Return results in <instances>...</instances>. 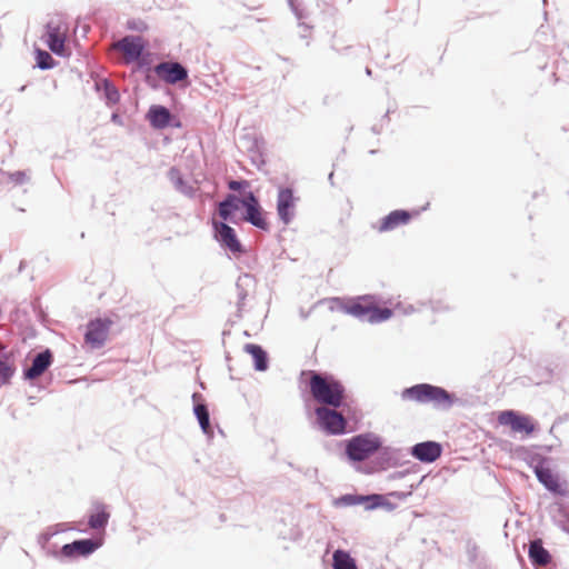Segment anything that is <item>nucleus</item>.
<instances>
[{
    "instance_id": "nucleus-1",
    "label": "nucleus",
    "mask_w": 569,
    "mask_h": 569,
    "mask_svg": "<svg viewBox=\"0 0 569 569\" xmlns=\"http://www.w3.org/2000/svg\"><path fill=\"white\" fill-rule=\"evenodd\" d=\"M343 311L363 322L379 323L391 318L392 310L377 307L372 296H362L350 300L343 306Z\"/></svg>"
},
{
    "instance_id": "nucleus-2",
    "label": "nucleus",
    "mask_w": 569,
    "mask_h": 569,
    "mask_svg": "<svg viewBox=\"0 0 569 569\" xmlns=\"http://www.w3.org/2000/svg\"><path fill=\"white\" fill-rule=\"evenodd\" d=\"M310 392L319 403L337 408L343 401L345 388L338 381L327 380L315 373L310 379Z\"/></svg>"
},
{
    "instance_id": "nucleus-3",
    "label": "nucleus",
    "mask_w": 569,
    "mask_h": 569,
    "mask_svg": "<svg viewBox=\"0 0 569 569\" xmlns=\"http://www.w3.org/2000/svg\"><path fill=\"white\" fill-rule=\"evenodd\" d=\"M381 447L380 438L373 433H361L346 443V455L351 461H363L373 456Z\"/></svg>"
},
{
    "instance_id": "nucleus-4",
    "label": "nucleus",
    "mask_w": 569,
    "mask_h": 569,
    "mask_svg": "<svg viewBox=\"0 0 569 569\" xmlns=\"http://www.w3.org/2000/svg\"><path fill=\"white\" fill-rule=\"evenodd\" d=\"M498 423L508 427L512 433L529 437L537 430V422L528 415L515 410H503L498 413Z\"/></svg>"
},
{
    "instance_id": "nucleus-5",
    "label": "nucleus",
    "mask_w": 569,
    "mask_h": 569,
    "mask_svg": "<svg viewBox=\"0 0 569 569\" xmlns=\"http://www.w3.org/2000/svg\"><path fill=\"white\" fill-rule=\"evenodd\" d=\"M402 398L417 402L446 403L450 402L449 393L440 388L427 383L416 385L402 391Z\"/></svg>"
},
{
    "instance_id": "nucleus-6",
    "label": "nucleus",
    "mask_w": 569,
    "mask_h": 569,
    "mask_svg": "<svg viewBox=\"0 0 569 569\" xmlns=\"http://www.w3.org/2000/svg\"><path fill=\"white\" fill-rule=\"evenodd\" d=\"M316 416L320 427L330 435H342L346 432L347 420L333 409L319 407L316 409Z\"/></svg>"
},
{
    "instance_id": "nucleus-7",
    "label": "nucleus",
    "mask_w": 569,
    "mask_h": 569,
    "mask_svg": "<svg viewBox=\"0 0 569 569\" xmlns=\"http://www.w3.org/2000/svg\"><path fill=\"white\" fill-rule=\"evenodd\" d=\"M299 198L291 188H279L277 197V213L283 224L292 222L296 216V206Z\"/></svg>"
},
{
    "instance_id": "nucleus-8",
    "label": "nucleus",
    "mask_w": 569,
    "mask_h": 569,
    "mask_svg": "<svg viewBox=\"0 0 569 569\" xmlns=\"http://www.w3.org/2000/svg\"><path fill=\"white\" fill-rule=\"evenodd\" d=\"M240 204L246 209L244 220L252 226L261 229L268 230L269 226L266 219L262 216V209L258 201V198L253 194V192H248L241 200Z\"/></svg>"
},
{
    "instance_id": "nucleus-9",
    "label": "nucleus",
    "mask_w": 569,
    "mask_h": 569,
    "mask_svg": "<svg viewBox=\"0 0 569 569\" xmlns=\"http://www.w3.org/2000/svg\"><path fill=\"white\" fill-rule=\"evenodd\" d=\"M111 321L109 319H96L88 323L84 341L91 348H100L104 343Z\"/></svg>"
},
{
    "instance_id": "nucleus-10",
    "label": "nucleus",
    "mask_w": 569,
    "mask_h": 569,
    "mask_svg": "<svg viewBox=\"0 0 569 569\" xmlns=\"http://www.w3.org/2000/svg\"><path fill=\"white\" fill-rule=\"evenodd\" d=\"M154 72L170 84L178 83L188 78V70L179 62H160L154 67Z\"/></svg>"
},
{
    "instance_id": "nucleus-11",
    "label": "nucleus",
    "mask_w": 569,
    "mask_h": 569,
    "mask_svg": "<svg viewBox=\"0 0 569 569\" xmlns=\"http://www.w3.org/2000/svg\"><path fill=\"white\" fill-rule=\"evenodd\" d=\"M217 240L232 253L242 252V246L237 238L236 231L226 222H213Z\"/></svg>"
},
{
    "instance_id": "nucleus-12",
    "label": "nucleus",
    "mask_w": 569,
    "mask_h": 569,
    "mask_svg": "<svg viewBox=\"0 0 569 569\" xmlns=\"http://www.w3.org/2000/svg\"><path fill=\"white\" fill-rule=\"evenodd\" d=\"M114 47L123 52L128 61H137L144 50L143 40L138 36H126Z\"/></svg>"
},
{
    "instance_id": "nucleus-13",
    "label": "nucleus",
    "mask_w": 569,
    "mask_h": 569,
    "mask_svg": "<svg viewBox=\"0 0 569 569\" xmlns=\"http://www.w3.org/2000/svg\"><path fill=\"white\" fill-rule=\"evenodd\" d=\"M441 446L435 441H426L417 443L412 447V456L422 462H432L441 455Z\"/></svg>"
},
{
    "instance_id": "nucleus-14",
    "label": "nucleus",
    "mask_w": 569,
    "mask_h": 569,
    "mask_svg": "<svg viewBox=\"0 0 569 569\" xmlns=\"http://www.w3.org/2000/svg\"><path fill=\"white\" fill-rule=\"evenodd\" d=\"M99 547L98 542L91 539L76 540L62 547L61 553L64 557L73 558L78 556H88Z\"/></svg>"
},
{
    "instance_id": "nucleus-15",
    "label": "nucleus",
    "mask_w": 569,
    "mask_h": 569,
    "mask_svg": "<svg viewBox=\"0 0 569 569\" xmlns=\"http://www.w3.org/2000/svg\"><path fill=\"white\" fill-rule=\"evenodd\" d=\"M147 119L152 128L161 130L171 124L172 114L168 108L153 104L147 112Z\"/></svg>"
},
{
    "instance_id": "nucleus-16",
    "label": "nucleus",
    "mask_w": 569,
    "mask_h": 569,
    "mask_svg": "<svg viewBox=\"0 0 569 569\" xmlns=\"http://www.w3.org/2000/svg\"><path fill=\"white\" fill-rule=\"evenodd\" d=\"M47 44L49 49L56 53L61 54L64 49V36L58 23L49 21L46 24Z\"/></svg>"
},
{
    "instance_id": "nucleus-17",
    "label": "nucleus",
    "mask_w": 569,
    "mask_h": 569,
    "mask_svg": "<svg viewBox=\"0 0 569 569\" xmlns=\"http://www.w3.org/2000/svg\"><path fill=\"white\" fill-rule=\"evenodd\" d=\"M410 220V213L406 210H395L383 217L378 227L379 232L391 231L399 226L408 223Z\"/></svg>"
},
{
    "instance_id": "nucleus-18",
    "label": "nucleus",
    "mask_w": 569,
    "mask_h": 569,
    "mask_svg": "<svg viewBox=\"0 0 569 569\" xmlns=\"http://www.w3.org/2000/svg\"><path fill=\"white\" fill-rule=\"evenodd\" d=\"M256 288V279L250 273H243L238 277L236 282V290L238 297V311L240 312L242 307L244 306V300L249 296V293Z\"/></svg>"
},
{
    "instance_id": "nucleus-19",
    "label": "nucleus",
    "mask_w": 569,
    "mask_h": 569,
    "mask_svg": "<svg viewBox=\"0 0 569 569\" xmlns=\"http://www.w3.org/2000/svg\"><path fill=\"white\" fill-rule=\"evenodd\" d=\"M168 178L173 184L174 189L188 198H193L197 192V188L189 184L181 176V172L176 167H172L168 171Z\"/></svg>"
},
{
    "instance_id": "nucleus-20",
    "label": "nucleus",
    "mask_w": 569,
    "mask_h": 569,
    "mask_svg": "<svg viewBox=\"0 0 569 569\" xmlns=\"http://www.w3.org/2000/svg\"><path fill=\"white\" fill-rule=\"evenodd\" d=\"M529 558L535 566L545 567L550 562V555L543 548L540 539L533 540L529 546Z\"/></svg>"
},
{
    "instance_id": "nucleus-21",
    "label": "nucleus",
    "mask_w": 569,
    "mask_h": 569,
    "mask_svg": "<svg viewBox=\"0 0 569 569\" xmlns=\"http://www.w3.org/2000/svg\"><path fill=\"white\" fill-rule=\"evenodd\" d=\"M97 91H102L103 98L106 100L107 106L112 107L117 104L120 100L119 90L116 86L108 79H101L96 82Z\"/></svg>"
},
{
    "instance_id": "nucleus-22",
    "label": "nucleus",
    "mask_w": 569,
    "mask_h": 569,
    "mask_svg": "<svg viewBox=\"0 0 569 569\" xmlns=\"http://www.w3.org/2000/svg\"><path fill=\"white\" fill-rule=\"evenodd\" d=\"M537 478L541 483L546 486L550 491L556 493H562V487L559 482V478L552 473L550 469L541 468L536 471Z\"/></svg>"
},
{
    "instance_id": "nucleus-23",
    "label": "nucleus",
    "mask_w": 569,
    "mask_h": 569,
    "mask_svg": "<svg viewBox=\"0 0 569 569\" xmlns=\"http://www.w3.org/2000/svg\"><path fill=\"white\" fill-rule=\"evenodd\" d=\"M240 200L232 193H229L218 206V213L223 220H228L231 214L239 209Z\"/></svg>"
},
{
    "instance_id": "nucleus-24",
    "label": "nucleus",
    "mask_w": 569,
    "mask_h": 569,
    "mask_svg": "<svg viewBox=\"0 0 569 569\" xmlns=\"http://www.w3.org/2000/svg\"><path fill=\"white\" fill-rule=\"evenodd\" d=\"M51 358H34L32 366L26 370L27 379H36L41 376L50 366Z\"/></svg>"
},
{
    "instance_id": "nucleus-25",
    "label": "nucleus",
    "mask_w": 569,
    "mask_h": 569,
    "mask_svg": "<svg viewBox=\"0 0 569 569\" xmlns=\"http://www.w3.org/2000/svg\"><path fill=\"white\" fill-rule=\"evenodd\" d=\"M109 520V513L106 510V507L99 505L96 507L94 512L89 518V526L92 529H102L106 527Z\"/></svg>"
},
{
    "instance_id": "nucleus-26",
    "label": "nucleus",
    "mask_w": 569,
    "mask_h": 569,
    "mask_svg": "<svg viewBox=\"0 0 569 569\" xmlns=\"http://www.w3.org/2000/svg\"><path fill=\"white\" fill-rule=\"evenodd\" d=\"M335 569H357L355 560L343 550H336L333 553Z\"/></svg>"
},
{
    "instance_id": "nucleus-27",
    "label": "nucleus",
    "mask_w": 569,
    "mask_h": 569,
    "mask_svg": "<svg viewBox=\"0 0 569 569\" xmlns=\"http://www.w3.org/2000/svg\"><path fill=\"white\" fill-rule=\"evenodd\" d=\"M194 415L200 423L202 431L206 435L212 433V428L210 426L209 411L207 406L199 403L194 407Z\"/></svg>"
},
{
    "instance_id": "nucleus-28",
    "label": "nucleus",
    "mask_w": 569,
    "mask_h": 569,
    "mask_svg": "<svg viewBox=\"0 0 569 569\" xmlns=\"http://www.w3.org/2000/svg\"><path fill=\"white\" fill-rule=\"evenodd\" d=\"M36 66L41 70H49L54 67L52 56L48 51L41 49L36 50Z\"/></svg>"
},
{
    "instance_id": "nucleus-29",
    "label": "nucleus",
    "mask_w": 569,
    "mask_h": 569,
    "mask_svg": "<svg viewBox=\"0 0 569 569\" xmlns=\"http://www.w3.org/2000/svg\"><path fill=\"white\" fill-rule=\"evenodd\" d=\"M13 368L4 360H0V386L9 382Z\"/></svg>"
},
{
    "instance_id": "nucleus-30",
    "label": "nucleus",
    "mask_w": 569,
    "mask_h": 569,
    "mask_svg": "<svg viewBox=\"0 0 569 569\" xmlns=\"http://www.w3.org/2000/svg\"><path fill=\"white\" fill-rule=\"evenodd\" d=\"M288 1V4L290 7V9L292 10V12L295 13L296 18L300 21V26L301 27H305L306 29H309V26L305 24L302 22V20L307 17L303 12V10H301L298 4L296 3L295 0H287Z\"/></svg>"
},
{
    "instance_id": "nucleus-31",
    "label": "nucleus",
    "mask_w": 569,
    "mask_h": 569,
    "mask_svg": "<svg viewBox=\"0 0 569 569\" xmlns=\"http://www.w3.org/2000/svg\"><path fill=\"white\" fill-rule=\"evenodd\" d=\"M8 178L16 184H23L29 181V177L26 171H14L7 173Z\"/></svg>"
},
{
    "instance_id": "nucleus-32",
    "label": "nucleus",
    "mask_w": 569,
    "mask_h": 569,
    "mask_svg": "<svg viewBox=\"0 0 569 569\" xmlns=\"http://www.w3.org/2000/svg\"><path fill=\"white\" fill-rule=\"evenodd\" d=\"M242 350L250 356H267V352L262 349V347L253 343H244Z\"/></svg>"
},
{
    "instance_id": "nucleus-33",
    "label": "nucleus",
    "mask_w": 569,
    "mask_h": 569,
    "mask_svg": "<svg viewBox=\"0 0 569 569\" xmlns=\"http://www.w3.org/2000/svg\"><path fill=\"white\" fill-rule=\"evenodd\" d=\"M246 184H247V181L231 180V181H229L228 187L230 190L238 191V190L242 189L243 186H246Z\"/></svg>"
},
{
    "instance_id": "nucleus-34",
    "label": "nucleus",
    "mask_w": 569,
    "mask_h": 569,
    "mask_svg": "<svg viewBox=\"0 0 569 569\" xmlns=\"http://www.w3.org/2000/svg\"><path fill=\"white\" fill-rule=\"evenodd\" d=\"M254 367L257 370H266L267 369V358H254Z\"/></svg>"
},
{
    "instance_id": "nucleus-35",
    "label": "nucleus",
    "mask_w": 569,
    "mask_h": 569,
    "mask_svg": "<svg viewBox=\"0 0 569 569\" xmlns=\"http://www.w3.org/2000/svg\"><path fill=\"white\" fill-rule=\"evenodd\" d=\"M111 121L118 126H122L123 124V121H122V118L119 116V113L117 112H113L111 114Z\"/></svg>"
},
{
    "instance_id": "nucleus-36",
    "label": "nucleus",
    "mask_w": 569,
    "mask_h": 569,
    "mask_svg": "<svg viewBox=\"0 0 569 569\" xmlns=\"http://www.w3.org/2000/svg\"><path fill=\"white\" fill-rule=\"evenodd\" d=\"M34 356H42V357L52 356V352L50 349L47 348V349H43V350L37 352Z\"/></svg>"
},
{
    "instance_id": "nucleus-37",
    "label": "nucleus",
    "mask_w": 569,
    "mask_h": 569,
    "mask_svg": "<svg viewBox=\"0 0 569 569\" xmlns=\"http://www.w3.org/2000/svg\"><path fill=\"white\" fill-rule=\"evenodd\" d=\"M129 28L136 29V30H142V28L140 26L136 24L134 22H129Z\"/></svg>"
},
{
    "instance_id": "nucleus-38",
    "label": "nucleus",
    "mask_w": 569,
    "mask_h": 569,
    "mask_svg": "<svg viewBox=\"0 0 569 569\" xmlns=\"http://www.w3.org/2000/svg\"><path fill=\"white\" fill-rule=\"evenodd\" d=\"M368 499H370V500H380V499H381V496H379V495H372V496L368 497Z\"/></svg>"
},
{
    "instance_id": "nucleus-39",
    "label": "nucleus",
    "mask_w": 569,
    "mask_h": 569,
    "mask_svg": "<svg viewBox=\"0 0 569 569\" xmlns=\"http://www.w3.org/2000/svg\"><path fill=\"white\" fill-rule=\"evenodd\" d=\"M567 525H568L567 530L569 531V512L567 513Z\"/></svg>"
},
{
    "instance_id": "nucleus-40",
    "label": "nucleus",
    "mask_w": 569,
    "mask_h": 569,
    "mask_svg": "<svg viewBox=\"0 0 569 569\" xmlns=\"http://www.w3.org/2000/svg\"><path fill=\"white\" fill-rule=\"evenodd\" d=\"M366 73H367L368 76H370V74H371V70H370L369 68H367V69H366Z\"/></svg>"
},
{
    "instance_id": "nucleus-41",
    "label": "nucleus",
    "mask_w": 569,
    "mask_h": 569,
    "mask_svg": "<svg viewBox=\"0 0 569 569\" xmlns=\"http://www.w3.org/2000/svg\"><path fill=\"white\" fill-rule=\"evenodd\" d=\"M329 179L333 180V173L332 172L329 174Z\"/></svg>"
},
{
    "instance_id": "nucleus-42",
    "label": "nucleus",
    "mask_w": 569,
    "mask_h": 569,
    "mask_svg": "<svg viewBox=\"0 0 569 569\" xmlns=\"http://www.w3.org/2000/svg\"><path fill=\"white\" fill-rule=\"evenodd\" d=\"M373 132L378 133L379 131L376 129V127H372Z\"/></svg>"
}]
</instances>
